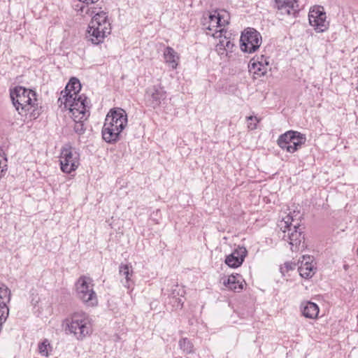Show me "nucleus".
<instances>
[{"instance_id":"28","label":"nucleus","mask_w":358,"mask_h":358,"mask_svg":"<svg viewBox=\"0 0 358 358\" xmlns=\"http://www.w3.org/2000/svg\"><path fill=\"white\" fill-rule=\"evenodd\" d=\"M219 32H220V35L217 36V37H220V38L224 37V41L225 42L224 51H226V52L231 51V50L234 47V43L228 38V37L227 36V30H225L224 29H221L219 30Z\"/></svg>"},{"instance_id":"25","label":"nucleus","mask_w":358,"mask_h":358,"mask_svg":"<svg viewBox=\"0 0 358 358\" xmlns=\"http://www.w3.org/2000/svg\"><path fill=\"white\" fill-rule=\"evenodd\" d=\"M179 347L186 354L194 352V345L187 338H182L179 341Z\"/></svg>"},{"instance_id":"19","label":"nucleus","mask_w":358,"mask_h":358,"mask_svg":"<svg viewBox=\"0 0 358 358\" xmlns=\"http://www.w3.org/2000/svg\"><path fill=\"white\" fill-rule=\"evenodd\" d=\"M319 307L313 302L308 301L301 305V312L306 318L315 319L319 314Z\"/></svg>"},{"instance_id":"36","label":"nucleus","mask_w":358,"mask_h":358,"mask_svg":"<svg viewBox=\"0 0 358 358\" xmlns=\"http://www.w3.org/2000/svg\"><path fill=\"white\" fill-rule=\"evenodd\" d=\"M34 310L35 314L37 315V316H40L43 313V308L39 307L38 301H36V303H34Z\"/></svg>"},{"instance_id":"33","label":"nucleus","mask_w":358,"mask_h":358,"mask_svg":"<svg viewBox=\"0 0 358 358\" xmlns=\"http://www.w3.org/2000/svg\"><path fill=\"white\" fill-rule=\"evenodd\" d=\"M296 268V264L293 262H285V267L280 268V271L282 274H284V269L287 272L289 271L294 270Z\"/></svg>"},{"instance_id":"14","label":"nucleus","mask_w":358,"mask_h":358,"mask_svg":"<svg viewBox=\"0 0 358 358\" xmlns=\"http://www.w3.org/2000/svg\"><path fill=\"white\" fill-rule=\"evenodd\" d=\"M122 131L115 129L108 123L103 124L101 134L103 139L108 143L113 144L120 139V135Z\"/></svg>"},{"instance_id":"31","label":"nucleus","mask_w":358,"mask_h":358,"mask_svg":"<svg viewBox=\"0 0 358 358\" xmlns=\"http://www.w3.org/2000/svg\"><path fill=\"white\" fill-rule=\"evenodd\" d=\"M218 17H219V13L217 10H215L213 13H211L209 15V20H210V25L207 28L208 29L212 30L213 29L211 28V26L212 27L216 26V23L217 22Z\"/></svg>"},{"instance_id":"39","label":"nucleus","mask_w":358,"mask_h":358,"mask_svg":"<svg viewBox=\"0 0 358 358\" xmlns=\"http://www.w3.org/2000/svg\"><path fill=\"white\" fill-rule=\"evenodd\" d=\"M38 350L40 353L45 352V341H41L38 344Z\"/></svg>"},{"instance_id":"18","label":"nucleus","mask_w":358,"mask_h":358,"mask_svg":"<svg viewBox=\"0 0 358 358\" xmlns=\"http://www.w3.org/2000/svg\"><path fill=\"white\" fill-rule=\"evenodd\" d=\"M80 90L81 84L80 80L78 78L73 77L69 80L64 90L62 91L61 95H72V96H75L76 94H78Z\"/></svg>"},{"instance_id":"9","label":"nucleus","mask_w":358,"mask_h":358,"mask_svg":"<svg viewBox=\"0 0 358 358\" xmlns=\"http://www.w3.org/2000/svg\"><path fill=\"white\" fill-rule=\"evenodd\" d=\"M309 23L315 27L317 32H323L328 29V23L326 21V13L318 9L310 10L308 14Z\"/></svg>"},{"instance_id":"37","label":"nucleus","mask_w":358,"mask_h":358,"mask_svg":"<svg viewBox=\"0 0 358 358\" xmlns=\"http://www.w3.org/2000/svg\"><path fill=\"white\" fill-rule=\"evenodd\" d=\"M219 13V17L221 18V19H223V20H226L227 21H229V13H227L226 10H221L220 12H218Z\"/></svg>"},{"instance_id":"15","label":"nucleus","mask_w":358,"mask_h":358,"mask_svg":"<svg viewBox=\"0 0 358 358\" xmlns=\"http://www.w3.org/2000/svg\"><path fill=\"white\" fill-rule=\"evenodd\" d=\"M223 284L229 289L235 292H240L243 289L245 282L239 274L231 275L227 280H224Z\"/></svg>"},{"instance_id":"35","label":"nucleus","mask_w":358,"mask_h":358,"mask_svg":"<svg viewBox=\"0 0 358 358\" xmlns=\"http://www.w3.org/2000/svg\"><path fill=\"white\" fill-rule=\"evenodd\" d=\"M247 119L248 121H255L254 124L249 123L248 128L252 130L255 129L257 127V122H258L257 117L253 116H249L247 117Z\"/></svg>"},{"instance_id":"21","label":"nucleus","mask_w":358,"mask_h":358,"mask_svg":"<svg viewBox=\"0 0 358 358\" xmlns=\"http://www.w3.org/2000/svg\"><path fill=\"white\" fill-rule=\"evenodd\" d=\"M184 289L180 287L178 285H175V287L171 289V292L170 293L169 296L173 300L175 303H177L176 306L178 308H182L184 303L182 298L184 297Z\"/></svg>"},{"instance_id":"12","label":"nucleus","mask_w":358,"mask_h":358,"mask_svg":"<svg viewBox=\"0 0 358 358\" xmlns=\"http://www.w3.org/2000/svg\"><path fill=\"white\" fill-rule=\"evenodd\" d=\"M248 68L250 73L258 76H264L269 69V59L264 55L254 57L250 61Z\"/></svg>"},{"instance_id":"41","label":"nucleus","mask_w":358,"mask_h":358,"mask_svg":"<svg viewBox=\"0 0 358 358\" xmlns=\"http://www.w3.org/2000/svg\"><path fill=\"white\" fill-rule=\"evenodd\" d=\"M45 356L48 357V348H46V354H45Z\"/></svg>"},{"instance_id":"1","label":"nucleus","mask_w":358,"mask_h":358,"mask_svg":"<svg viewBox=\"0 0 358 358\" xmlns=\"http://www.w3.org/2000/svg\"><path fill=\"white\" fill-rule=\"evenodd\" d=\"M10 96L13 106L21 115H27L30 113V117L36 118L39 113H35V107L38 106L36 94L34 91L17 86L10 90Z\"/></svg>"},{"instance_id":"24","label":"nucleus","mask_w":358,"mask_h":358,"mask_svg":"<svg viewBox=\"0 0 358 358\" xmlns=\"http://www.w3.org/2000/svg\"><path fill=\"white\" fill-rule=\"evenodd\" d=\"M306 142V136L305 134H303L299 132V135H297L295 137L294 141H293L292 144L287 147V152L294 153L298 151L301 148L302 145H304Z\"/></svg>"},{"instance_id":"5","label":"nucleus","mask_w":358,"mask_h":358,"mask_svg":"<svg viewBox=\"0 0 358 358\" xmlns=\"http://www.w3.org/2000/svg\"><path fill=\"white\" fill-rule=\"evenodd\" d=\"M91 281L90 278L81 276L78 280L76 287L77 297L86 306L92 307L97 305L98 300L92 286H90Z\"/></svg>"},{"instance_id":"32","label":"nucleus","mask_w":358,"mask_h":358,"mask_svg":"<svg viewBox=\"0 0 358 358\" xmlns=\"http://www.w3.org/2000/svg\"><path fill=\"white\" fill-rule=\"evenodd\" d=\"M6 162V158L0 155V178L3 177V173L7 171Z\"/></svg>"},{"instance_id":"7","label":"nucleus","mask_w":358,"mask_h":358,"mask_svg":"<svg viewBox=\"0 0 358 358\" xmlns=\"http://www.w3.org/2000/svg\"><path fill=\"white\" fill-rule=\"evenodd\" d=\"M262 41L260 33L254 28L248 27L241 34L240 38L241 49L244 52H255L261 45Z\"/></svg>"},{"instance_id":"26","label":"nucleus","mask_w":358,"mask_h":358,"mask_svg":"<svg viewBox=\"0 0 358 358\" xmlns=\"http://www.w3.org/2000/svg\"><path fill=\"white\" fill-rule=\"evenodd\" d=\"M80 2H83L85 5H83L80 10L81 13H85L89 15H92L95 13V8H90L88 6L89 4H93L96 3L99 0H78Z\"/></svg>"},{"instance_id":"13","label":"nucleus","mask_w":358,"mask_h":358,"mask_svg":"<svg viewBox=\"0 0 358 358\" xmlns=\"http://www.w3.org/2000/svg\"><path fill=\"white\" fill-rule=\"evenodd\" d=\"M273 7L281 15H295L299 10L298 0H274Z\"/></svg>"},{"instance_id":"2","label":"nucleus","mask_w":358,"mask_h":358,"mask_svg":"<svg viewBox=\"0 0 358 358\" xmlns=\"http://www.w3.org/2000/svg\"><path fill=\"white\" fill-rule=\"evenodd\" d=\"M58 102H60L61 108L64 106V109H69L72 118L86 120L90 115V101L85 94H76L75 96L62 95L59 98Z\"/></svg>"},{"instance_id":"34","label":"nucleus","mask_w":358,"mask_h":358,"mask_svg":"<svg viewBox=\"0 0 358 358\" xmlns=\"http://www.w3.org/2000/svg\"><path fill=\"white\" fill-rule=\"evenodd\" d=\"M224 38H221L220 40V42L216 45V50L218 52L219 54H223L221 51H224Z\"/></svg>"},{"instance_id":"40","label":"nucleus","mask_w":358,"mask_h":358,"mask_svg":"<svg viewBox=\"0 0 358 358\" xmlns=\"http://www.w3.org/2000/svg\"><path fill=\"white\" fill-rule=\"evenodd\" d=\"M217 33H219V34H220L219 30H218V31H215V34H213V36H215V34H217Z\"/></svg>"},{"instance_id":"23","label":"nucleus","mask_w":358,"mask_h":358,"mask_svg":"<svg viewBox=\"0 0 358 358\" xmlns=\"http://www.w3.org/2000/svg\"><path fill=\"white\" fill-rule=\"evenodd\" d=\"M164 56L166 62L169 64L173 69H176L178 66L176 59L178 57L175 50L171 47H167L164 50Z\"/></svg>"},{"instance_id":"8","label":"nucleus","mask_w":358,"mask_h":358,"mask_svg":"<svg viewBox=\"0 0 358 358\" xmlns=\"http://www.w3.org/2000/svg\"><path fill=\"white\" fill-rule=\"evenodd\" d=\"M105 123H108L117 130L123 131L127 124V115L120 108H112L107 114Z\"/></svg>"},{"instance_id":"10","label":"nucleus","mask_w":358,"mask_h":358,"mask_svg":"<svg viewBox=\"0 0 358 358\" xmlns=\"http://www.w3.org/2000/svg\"><path fill=\"white\" fill-rule=\"evenodd\" d=\"M166 92L161 87L152 86L149 87L145 94V101L148 106L155 108L166 99Z\"/></svg>"},{"instance_id":"22","label":"nucleus","mask_w":358,"mask_h":358,"mask_svg":"<svg viewBox=\"0 0 358 358\" xmlns=\"http://www.w3.org/2000/svg\"><path fill=\"white\" fill-rule=\"evenodd\" d=\"M90 24L92 25H96L100 27H110V23L108 22V15L106 12L101 11L95 13L92 18L91 22H90Z\"/></svg>"},{"instance_id":"20","label":"nucleus","mask_w":358,"mask_h":358,"mask_svg":"<svg viewBox=\"0 0 358 358\" xmlns=\"http://www.w3.org/2000/svg\"><path fill=\"white\" fill-rule=\"evenodd\" d=\"M119 273L124 277V280H121L123 285L128 289L130 288L134 283L131 279L133 275L131 267L127 264H121L119 266Z\"/></svg>"},{"instance_id":"38","label":"nucleus","mask_w":358,"mask_h":358,"mask_svg":"<svg viewBox=\"0 0 358 358\" xmlns=\"http://www.w3.org/2000/svg\"><path fill=\"white\" fill-rule=\"evenodd\" d=\"M228 24V21L223 20V19H221L220 17H218L217 22L216 23V27H220V29H222V27H224L225 25Z\"/></svg>"},{"instance_id":"30","label":"nucleus","mask_w":358,"mask_h":358,"mask_svg":"<svg viewBox=\"0 0 358 358\" xmlns=\"http://www.w3.org/2000/svg\"><path fill=\"white\" fill-rule=\"evenodd\" d=\"M231 254H234V256L244 262L248 251L245 247L238 246Z\"/></svg>"},{"instance_id":"11","label":"nucleus","mask_w":358,"mask_h":358,"mask_svg":"<svg viewBox=\"0 0 358 358\" xmlns=\"http://www.w3.org/2000/svg\"><path fill=\"white\" fill-rule=\"evenodd\" d=\"M110 33V27H100L90 24L87 30V38L94 45H98L103 41L105 37Z\"/></svg>"},{"instance_id":"27","label":"nucleus","mask_w":358,"mask_h":358,"mask_svg":"<svg viewBox=\"0 0 358 358\" xmlns=\"http://www.w3.org/2000/svg\"><path fill=\"white\" fill-rule=\"evenodd\" d=\"M224 262L229 267L236 268L239 267L243 264V261L234 256V254H230L226 257Z\"/></svg>"},{"instance_id":"6","label":"nucleus","mask_w":358,"mask_h":358,"mask_svg":"<svg viewBox=\"0 0 358 358\" xmlns=\"http://www.w3.org/2000/svg\"><path fill=\"white\" fill-rule=\"evenodd\" d=\"M60 169L64 173H71L80 165V154L76 148L66 145L62 149L59 157Z\"/></svg>"},{"instance_id":"3","label":"nucleus","mask_w":358,"mask_h":358,"mask_svg":"<svg viewBox=\"0 0 358 358\" xmlns=\"http://www.w3.org/2000/svg\"><path fill=\"white\" fill-rule=\"evenodd\" d=\"M65 331L73 334L80 341L83 340L92 332V326L89 316L83 312H76L70 318L65 320Z\"/></svg>"},{"instance_id":"16","label":"nucleus","mask_w":358,"mask_h":358,"mask_svg":"<svg viewBox=\"0 0 358 358\" xmlns=\"http://www.w3.org/2000/svg\"><path fill=\"white\" fill-rule=\"evenodd\" d=\"M297 135H299V132L297 131H287L279 136L277 143L281 149L287 152V147H289L292 144L293 141H294Z\"/></svg>"},{"instance_id":"29","label":"nucleus","mask_w":358,"mask_h":358,"mask_svg":"<svg viewBox=\"0 0 358 358\" xmlns=\"http://www.w3.org/2000/svg\"><path fill=\"white\" fill-rule=\"evenodd\" d=\"M73 121L75 122L73 129L74 131L79 134L82 135L85 131V128L84 127V123L83 120H79L78 118H73Z\"/></svg>"},{"instance_id":"17","label":"nucleus","mask_w":358,"mask_h":358,"mask_svg":"<svg viewBox=\"0 0 358 358\" xmlns=\"http://www.w3.org/2000/svg\"><path fill=\"white\" fill-rule=\"evenodd\" d=\"M303 259L301 262V265L299 267L298 269L300 275L302 278L308 279L314 275L315 267L312 264V262H310L311 259L310 257H306L303 256Z\"/></svg>"},{"instance_id":"4","label":"nucleus","mask_w":358,"mask_h":358,"mask_svg":"<svg viewBox=\"0 0 358 358\" xmlns=\"http://www.w3.org/2000/svg\"><path fill=\"white\" fill-rule=\"evenodd\" d=\"M284 225L281 226L284 232L288 233V238L292 251H296L299 249L301 243L304 241L303 227L299 223L297 220L293 219L290 215H287L282 221Z\"/></svg>"}]
</instances>
